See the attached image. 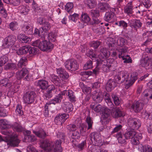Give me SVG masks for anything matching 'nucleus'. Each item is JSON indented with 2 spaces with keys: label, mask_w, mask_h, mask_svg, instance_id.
<instances>
[{
  "label": "nucleus",
  "mask_w": 152,
  "mask_h": 152,
  "mask_svg": "<svg viewBox=\"0 0 152 152\" xmlns=\"http://www.w3.org/2000/svg\"><path fill=\"white\" fill-rule=\"evenodd\" d=\"M137 78V76L133 73L131 75V78H129V73L125 71L120 72L114 77L115 81L118 83L121 84L126 82L125 88L126 89L131 86Z\"/></svg>",
  "instance_id": "1"
},
{
  "label": "nucleus",
  "mask_w": 152,
  "mask_h": 152,
  "mask_svg": "<svg viewBox=\"0 0 152 152\" xmlns=\"http://www.w3.org/2000/svg\"><path fill=\"white\" fill-rule=\"evenodd\" d=\"M2 134L7 135L8 137H6L4 141L7 145L13 147L17 146L20 143V141L16 135H13L11 130L8 129L1 131Z\"/></svg>",
  "instance_id": "2"
},
{
  "label": "nucleus",
  "mask_w": 152,
  "mask_h": 152,
  "mask_svg": "<svg viewBox=\"0 0 152 152\" xmlns=\"http://www.w3.org/2000/svg\"><path fill=\"white\" fill-rule=\"evenodd\" d=\"M97 66L93 70V72L96 75L99 74L100 72V68L99 66L101 64L102 65V69L104 72H107L110 70V67L111 66L110 63L106 59L102 60V59H96Z\"/></svg>",
  "instance_id": "3"
},
{
  "label": "nucleus",
  "mask_w": 152,
  "mask_h": 152,
  "mask_svg": "<svg viewBox=\"0 0 152 152\" xmlns=\"http://www.w3.org/2000/svg\"><path fill=\"white\" fill-rule=\"evenodd\" d=\"M28 70L26 68L23 67L22 69L16 73V76L17 79L20 80L23 78L26 81H28L30 79Z\"/></svg>",
  "instance_id": "4"
},
{
  "label": "nucleus",
  "mask_w": 152,
  "mask_h": 152,
  "mask_svg": "<svg viewBox=\"0 0 152 152\" xmlns=\"http://www.w3.org/2000/svg\"><path fill=\"white\" fill-rule=\"evenodd\" d=\"M128 125L132 129H138L141 126V122L136 118H129L127 121Z\"/></svg>",
  "instance_id": "5"
},
{
  "label": "nucleus",
  "mask_w": 152,
  "mask_h": 152,
  "mask_svg": "<svg viewBox=\"0 0 152 152\" xmlns=\"http://www.w3.org/2000/svg\"><path fill=\"white\" fill-rule=\"evenodd\" d=\"M36 94L34 92L28 91L24 95L23 101L26 103H31L34 102V98L36 97Z\"/></svg>",
  "instance_id": "6"
},
{
  "label": "nucleus",
  "mask_w": 152,
  "mask_h": 152,
  "mask_svg": "<svg viewBox=\"0 0 152 152\" xmlns=\"http://www.w3.org/2000/svg\"><path fill=\"white\" fill-rule=\"evenodd\" d=\"M16 41V37L13 35H10L4 39L3 46L6 48H9L13 45Z\"/></svg>",
  "instance_id": "7"
},
{
  "label": "nucleus",
  "mask_w": 152,
  "mask_h": 152,
  "mask_svg": "<svg viewBox=\"0 0 152 152\" xmlns=\"http://www.w3.org/2000/svg\"><path fill=\"white\" fill-rule=\"evenodd\" d=\"M40 146L46 152H49L54 148V143L48 140H45L41 143Z\"/></svg>",
  "instance_id": "8"
},
{
  "label": "nucleus",
  "mask_w": 152,
  "mask_h": 152,
  "mask_svg": "<svg viewBox=\"0 0 152 152\" xmlns=\"http://www.w3.org/2000/svg\"><path fill=\"white\" fill-rule=\"evenodd\" d=\"M53 48V44L46 40L42 41L40 43L39 49L43 51H50Z\"/></svg>",
  "instance_id": "9"
},
{
  "label": "nucleus",
  "mask_w": 152,
  "mask_h": 152,
  "mask_svg": "<svg viewBox=\"0 0 152 152\" xmlns=\"http://www.w3.org/2000/svg\"><path fill=\"white\" fill-rule=\"evenodd\" d=\"M89 15L91 16L94 24H98L100 22L99 19L100 13L97 9L92 10L90 11Z\"/></svg>",
  "instance_id": "10"
},
{
  "label": "nucleus",
  "mask_w": 152,
  "mask_h": 152,
  "mask_svg": "<svg viewBox=\"0 0 152 152\" xmlns=\"http://www.w3.org/2000/svg\"><path fill=\"white\" fill-rule=\"evenodd\" d=\"M144 105V103L142 101H138L134 102L132 104L131 108L135 113H138L143 109Z\"/></svg>",
  "instance_id": "11"
},
{
  "label": "nucleus",
  "mask_w": 152,
  "mask_h": 152,
  "mask_svg": "<svg viewBox=\"0 0 152 152\" xmlns=\"http://www.w3.org/2000/svg\"><path fill=\"white\" fill-rule=\"evenodd\" d=\"M129 23L131 28L136 31H137L138 29L140 28L142 25V23L139 20H131L129 21Z\"/></svg>",
  "instance_id": "12"
},
{
  "label": "nucleus",
  "mask_w": 152,
  "mask_h": 152,
  "mask_svg": "<svg viewBox=\"0 0 152 152\" xmlns=\"http://www.w3.org/2000/svg\"><path fill=\"white\" fill-rule=\"evenodd\" d=\"M127 51V49L126 48H122L120 50V52L121 53L118 54V57L119 58H121L123 60H124V63H131L132 61V59L130 57H129L127 59L124 56V55H122L124 53H126Z\"/></svg>",
  "instance_id": "13"
},
{
  "label": "nucleus",
  "mask_w": 152,
  "mask_h": 152,
  "mask_svg": "<svg viewBox=\"0 0 152 152\" xmlns=\"http://www.w3.org/2000/svg\"><path fill=\"white\" fill-rule=\"evenodd\" d=\"M50 79L53 83L58 86H61L64 83L63 80L61 79L58 76L55 75H52Z\"/></svg>",
  "instance_id": "14"
},
{
  "label": "nucleus",
  "mask_w": 152,
  "mask_h": 152,
  "mask_svg": "<svg viewBox=\"0 0 152 152\" xmlns=\"http://www.w3.org/2000/svg\"><path fill=\"white\" fill-rule=\"evenodd\" d=\"M63 93L62 94H64V95H66L68 96V98L71 102H75L76 101V97L72 91L71 90H64L63 91Z\"/></svg>",
  "instance_id": "15"
},
{
  "label": "nucleus",
  "mask_w": 152,
  "mask_h": 152,
  "mask_svg": "<svg viewBox=\"0 0 152 152\" xmlns=\"http://www.w3.org/2000/svg\"><path fill=\"white\" fill-rule=\"evenodd\" d=\"M110 56L109 52L107 50L104 48H101L100 49L99 54L98 55V57L99 59L102 58H107Z\"/></svg>",
  "instance_id": "16"
},
{
  "label": "nucleus",
  "mask_w": 152,
  "mask_h": 152,
  "mask_svg": "<svg viewBox=\"0 0 152 152\" xmlns=\"http://www.w3.org/2000/svg\"><path fill=\"white\" fill-rule=\"evenodd\" d=\"M90 140L92 142H95L98 143L101 142V137L99 134L96 132H93L90 135Z\"/></svg>",
  "instance_id": "17"
},
{
  "label": "nucleus",
  "mask_w": 152,
  "mask_h": 152,
  "mask_svg": "<svg viewBox=\"0 0 152 152\" xmlns=\"http://www.w3.org/2000/svg\"><path fill=\"white\" fill-rule=\"evenodd\" d=\"M62 94H63V91H62L60 94L56 96L53 99H51L50 101L49 104H56L60 103L63 99V96L64 95Z\"/></svg>",
  "instance_id": "18"
},
{
  "label": "nucleus",
  "mask_w": 152,
  "mask_h": 152,
  "mask_svg": "<svg viewBox=\"0 0 152 152\" xmlns=\"http://www.w3.org/2000/svg\"><path fill=\"white\" fill-rule=\"evenodd\" d=\"M37 85L42 90L47 89L48 86V83L47 81L45 80H40L37 81Z\"/></svg>",
  "instance_id": "19"
},
{
  "label": "nucleus",
  "mask_w": 152,
  "mask_h": 152,
  "mask_svg": "<svg viewBox=\"0 0 152 152\" xmlns=\"http://www.w3.org/2000/svg\"><path fill=\"white\" fill-rule=\"evenodd\" d=\"M92 98L96 102H101L103 99V95L102 93L100 92L97 93L95 91L93 94Z\"/></svg>",
  "instance_id": "20"
},
{
  "label": "nucleus",
  "mask_w": 152,
  "mask_h": 152,
  "mask_svg": "<svg viewBox=\"0 0 152 152\" xmlns=\"http://www.w3.org/2000/svg\"><path fill=\"white\" fill-rule=\"evenodd\" d=\"M117 86L116 82L113 80H110L107 83L106 89L108 91H111Z\"/></svg>",
  "instance_id": "21"
},
{
  "label": "nucleus",
  "mask_w": 152,
  "mask_h": 152,
  "mask_svg": "<svg viewBox=\"0 0 152 152\" xmlns=\"http://www.w3.org/2000/svg\"><path fill=\"white\" fill-rule=\"evenodd\" d=\"M113 108L114 110L112 114L113 117L115 118H118L123 115V114L119 107H118L114 106Z\"/></svg>",
  "instance_id": "22"
},
{
  "label": "nucleus",
  "mask_w": 152,
  "mask_h": 152,
  "mask_svg": "<svg viewBox=\"0 0 152 152\" xmlns=\"http://www.w3.org/2000/svg\"><path fill=\"white\" fill-rule=\"evenodd\" d=\"M22 28L25 33L28 35H31L33 33V26L30 24L23 25Z\"/></svg>",
  "instance_id": "23"
},
{
  "label": "nucleus",
  "mask_w": 152,
  "mask_h": 152,
  "mask_svg": "<svg viewBox=\"0 0 152 152\" xmlns=\"http://www.w3.org/2000/svg\"><path fill=\"white\" fill-rule=\"evenodd\" d=\"M62 109L65 112L69 113L73 110V105L69 102H65Z\"/></svg>",
  "instance_id": "24"
},
{
  "label": "nucleus",
  "mask_w": 152,
  "mask_h": 152,
  "mask_svg": "<svg viewBox=\"0 0 152 152\" xmlns=\"http://www.w3.org/2000/svg\"><path fill=\"white\" fill-rule=\"evenodd\" d=\"M80 137V135L78 131L76 130L73 132L72 134V137L74 140H72L71 141L75 146H76L77 145V142L76 140L79 139Z\"/></svg>",
  "instance_id": "25"
},
{
  "label": "nucleus",
  "mask_w": 152,
  "mask_h": 152,
  "mask_svg": "<svg viewBox=\"0 0 152 152\" xmlns=\"http://www.w3.org/2000/svg\"><path fill=\"white\" fill-rule=\"evenodd\" d=\"M18 39L19 42L22 43H27L30 41V39L24 34H20L17 37Z\"/></svg>",
  "instance_id": "26"
},
{
  "label": "nucleus",
  "mask_w": 152,
  "mask_h": 152,
  "mask_svg": "<svg viewBox=\"0 0 152 152\" xmlns=\"http://www.w3.org/2000/svg\"><path fill=\"white\" fill-rule=\"evenodd\" d=\"M138 149L141 152H152V147L148 145H143L141 144L139 146Z\"/></svg>",
  "instance_id": "27"
},
{
  "label": "nucleus",
  "mask_w": 152,
  "mask_h": 152,
  "mask_svg": "<svg viewBox=\"0 0 152 152\" xmlns=\"http://www.w3.org/2000/svg\"><path fill=\"white\" fill-rule=\"evenodd\" d=\"M126 136L125 134H122L121 132L117 133L116 135L118 142L121 144H125L126 143Z\"/></svg>",
  "instance_id": "28"
},
{
  "label": "nucleus",
  "mask_w": 152,
  "mask_h": 152,
  "mask_svg": "<svg viewBox=\"0 0 152 152\" xmlns=\"http://www.w3.org/2000/svg\"><path fill=\"white\" fill-rule=\"evenodd\" d=\"M61 140H57L54 142V148L55 152H61L62 148L61 147Z\"/></svg>",
  "instance_id": "29"
},
{
  "label": "nucleus",
  "mask_w": 152,
  "mask_h": 152,
  "mask_svg": "<svg viewBox=\"0 0 152 152\" xmlns=\"http://www.w3.org/2000/svg\"><path fill=\"white\" fill-rule=\"evenodd\" d=\"M91 109L94 110L97 113L102 112L103 110V108L102 106L99 104H92L90 105Z\"/></svg>",
  "instance_id": "30"
},
{
  "label": "nucleus",
  "mask_w": 152,
  "mask_h": 152,
  "mask_svg": "<svg viewBox=\"0 0 152 152\" xmlns=\"http://www.w3.org/2000/svg\"><path fill=\"white\" fill-rule=\"evenodd\" d=\"M29 46H24L20 48L16 53L18 55L26 54L28 52Z\"/></svg>",
  "instance_id": "31"
},
{
  "label": "nucleus",
  "mask_w": 152,
  "mask_h": 152,
  "mask_svg": "<svg viewBox=\"0 0 152 152\" xmlns=\"http://www.w3.org/2000/svg\"><path fill=\"white\" fill-rule=\"evenodd\" d=\"M80 86L81 88L83 91L86 94H89L91 91V88L84 85L82 82L80 83Z\"/></svg>",
  "instance_id": "32"
},
{
  "label": "nucleus",
  "mask_w": 152,
  "mask_h": 152,
  "mask_svg": "<svg viewBox=\"0 0 152 152\" xmlns=\"http://www.w3.org/2000/svg\"><path fill=\"white\" fill-rule=\"evenodd\" d=\"M141 135L140 134V135L139 134H137L134 137L131 139V143L134 145H137L140 143L139 140L142 138L141 137Z\"/></svg>",
  "instance_id": "33"
},
{
  "label": "nucleus",
  "mask_w": 152,
  "mask_h": 152,
  "mask_svg": "<svg viewBox=\"0 0 152 152\" xmlns=\"http://www.w3.org/2000/svg\"><path fill=\"white\" fill-rule=\"evenodd\" d=\"M126 139H132L136 136L137 134L136 132L133 129L127 132L125 134Z\"/></svg>",
  "instance_id": "34"
},
{
  "label": "nucleus",
  "mask_w": 152,
  "mask_h": 152,
  "mask_svg": "<svg viewBox=\"0 0 152 152\" xmlns=\"http://www.w3.org/2000/svg\"><path fill=\"white\" fill-rule=\"evenodd\" d=\"M102 118L105 120L108 118L110 115V110L107 108H103V111H102Z\"/></svg>",
  "instance_id": "35"
},
{
  "label": "nucleus",
  "mask_w": 152,
  "mask_h": 152,
  "mask_svg": "<svg viewBox=\"0 0 152 152\" xmlns=\"http://www.w3.org/2000/svg\"><path fill=\"white\" fill-rule=\"evenodd\" d=\"M18 10L20 11V12L21 13L23 14L24 15L27 14L29 10V8L28 7L23 5L19 6Z\"/></svg>",
  "instance_id": "36"
},
{
  "label": "nucleus",
  "mask_w": 152,
  "mask_h": 152,
  "mask_svg": "<svg viewBox=\"0 0 152 152\" xmlns=\"http://www.w3.org/2000/svg\"><path fill=\"white\" fill-rule=\"evenodd\" d=\"M33 132L37 136L41 138H44L47 135L46 133L42 129L37 131L33 130Z\"/></svg>",
  "instance_id": "37"
},
{
  "label": "nucleus",
  "mask_w": 152,
  "mask_h": 152,
  "mask_svg": "<svg viewBox=\"0 0 152 152\" xmlns=\"http://www.w3.org/2000/svg\"><path fill=\"white\" fill-rule=\"evenodd\" d=\"M132 2L129 3L126 7L124 9V12L128 15H130L132 13Z\"/></svg>",
  "instance_id": "38"
},
{
  "label": "nucleus",
  "mask_w": 152,
  "mask_h": 152,
  "mask_svg": "<svg viewBox=\"0 0 152 152\" xmlns=\"http://www.w3.org/2000/svg\"><path fill=\"white\" fill-rule=\"evenodd\" d=\"M11 127L14 131L20 132L23 130V129L21 125L17 123H14Z\"/></svg>",
  "instance_id": "39"
},
{
  "label": "nucleus",
  "mask_w": 152,
  "mask_h": 152,
  "mask_svg": "<svg viewBox=\"0 0 152 152\" xmlns=\"http://www.w3.org/2000/svg\"><path fill=\"white\" fill-rule=\"evenodd\" d=\"M86 3L89 8L92 9L96 5V0H86Z\"/></svg>",
  "instance_id": "40"
},
{
  "label": "nucleus",
  "mask_w": 152,
  "mask_h": 152,
  "mask_svg": "<svg viewBox=\"0 0 152 152\" xmlns=\"http://www.w3.org/2000/svg\"><path fill=\"white\" fill-rule=\"evenodd\" d=\"M114 15V13L111 12H106L104 18V20L107 21L113 20Z\"/></svg>",
  "instance_id": "41"
},
{
  "label": "nucleus",
  "mask_w": 152,
  "mask_h": 152,
  "mask_svg": "<svg viewBox=\"0 0 152 152\" xmlns=\"http://www.w3.org/2000/svg\"><path fill=\"white\" fill-rule=\"evenodd\" d=\"M8 58L6 56H4L0 58V73L2 72V66L7 62Z\"/></svg>",
  "instance_id": "42"
},
{
  "label": "nucleus",
  "mask_w": 152,
  "mask_h": 152,
  "mask_svg": "<svg viewBox=\"0 0 152 152\" xmlns=\"http://www.w3.org/2000/svg\"><path fill=\"white\" fill-rule=\"evenodd\" d=\"M81 20L84 23H87L90 21L91 18L87 13H83L81 15Z\"/></svg>",
  "instance_id": "43"
},
{
  "label": "nucleus",
  "mask_w": 152,
  "mask_h": 152,
  "mask_svg": "<svg viewBox=\"0 0 152 152\" xmlns=\"http://www.w3.org/2000/svg\"><path fill=\"white\" fill-rule=\"evenodd\" d=\"M9 122L6 120H0V128L1 129H5L8 127Z\"/></svg>",
  "instance_id": "44"
},
{
  "label": "nucleus",
  "mask_w": 152,
  "mask_h": 152,
  "mask_svg": "<svg viewBox=\"0 0 152 152\" xmlns=\"http://www.w3.org/2000/svg\"><path fill=\"white\" fill-rule=\"evenodd\" d=\"M71 71H75L77 69L79 65L76 61L74 59H71Z\"/></svg>",
  "instance_id": "45"
},
{
  "label": "nucleus",
  "mask_w": 152,
  "mask_h": 152,
  "mask_svg": "<svg viewBox=\"0 0 152 152\" xmlns=\"http://www.w3.org/2000/svg\"><path fill=\"white\" fill-rule=\"evenodd\" d=\"M27 59L26 57L21 58L18 64V66L19 68H21L26 65V62Z\"/></svg>",
  "instance_id": "46"
},
{
  "label": "nucleus",
  "mask_w": 152,
  "mask_h": 152,
  "mask_svg": "<svg viewBox=\"0 0 152 152\" xmlns=\"http://www.w3.org/2000/svg\"><path fill=\"white\" fill-rule=\"evenodd\" d=\"M99 5V9L102 11H105L110 7L109 4L107 3H100Z\"/></svg>",
  "instance_id": "47"
},
{
  "label": "nucleus",
  "mask_w": 152,
  "mask_h": 152,
  "mask_svg": "<svg viewBox=\"0 0 152 152\" xmlns=\"http://www.w3.org/2000/svg\"><path fill=\"white\" fill-rule=\"evenodd\" d=\"M86 121L88 125L87 130L92 129V125L93 122V120L89 116L87 117Z\"/></svg>",
  "instance_id": "48"
},
{
  "label": "nucleus",
  "mask_w": 152,
  "mask_h": 152,
  "mask_svg": "<svg viewBox=\"0 0 152 152\" xmlns=\"http://www.w3.org/2000/svg\"><path fill=\"white\" fill-rule=\"evenodd\" d=\"M56 36L53 32H50L48 35L45 36L44 39H48L51 40L52 42H54L56 39Z\"/></svg>",
  "instance_id": "49"
},
{
  "label": "nucleus",
  "mask_w": 152,
  "mask_h": 152,
  "mask_svg": "<svg viewBox=\"0 0 152 152\" xmlns=\"http://www.w3.org/2000/svg\"><path fill=\"white\" fill-rule=\"evenodd\" d=\"M141 65L143 67L146 69H149L151 68L150 67V65L147 59H143L141 61Z\"/></svg>",
  "instance_id": "50"
},
{
  "label": "nucleus",
  "mask_w": 152,
  "mask_h": 152,
  "mask_svg": "<svg viewBox=\"0 0 152 152\" xmlns=\"http://www.w3.org/2000/svg\"><path fill=\"white\" fill-rule=\"evenodd\" d=\"M16 64L13 63H8L7 64L5 65L4 67V68L6 70L8 69L13 70L16 69Z\"/></svg>",
  "instance_id": "51"
},
{
  "label": "nucleus",
  "mask_w": 152,
  "mask_h": 152,
  "mask_svg": "<svg viewBox=\"0 0 152 152\" xmlns=\"http://www.w3.org/2000/svg\"><path fill=\"white\" fill-rule=\"evenodd\" d=\"M126 42V40L122 37H120L117 40L116 45L122 47L125 45Z\"/></svg>",
  "instance_id": "52"
},
{
  "label": "nucleus",
  "mask_w": 152,
  "mask_h": 152,
  "mask_svg": "<svg viewBox=\"0 0 152 152\" xmlns=\"http://www.w3.org/2000/svg\"><path fill=\"white\" fill-rule=\"evenodd\" d=\"M9 80L7 78L4 79L0 81V83L3 86H5L8 87L11 86V84L9 83Z\"/></svg>",
  "instance_id": "53"
},
{
  "label": "nucleus",
  "mask_w": 152,
  "mask_h": 152,
  "mask_svg": "<svg viewBox=\"0 0 152 152\" xmlns=\"http://www.w3.org/2000/svg\"><path fill=\"white\" fill-rule=\"evenodd\" d=\"M9 26L10 28L13 31L18 28V23L16 22L13 21L10 23Z\"/></svg>",
  "instance_id": "54"
},
{
  "label": "nucleus",
  "mask_w": 152,
  "mask_h": 152,
  "mask_svg": "<svg viewBox=\"0 0 152 152\" xmlns=\"http://www.w3.org/2000/svg\"><path fill=\"white\" fill-rule=\"evenodd\" d=\"M111 96L115 104L116 105H118L120 104V101L118 97L114 94H112Z\"/></svg>",
  "instance_id": "55"
},
{
  "label": "nucleus",
  "mask_w": 152,
  "mask_h": 152,
  "mask_svg": "<svg viewBox=\"0 0 152 152\" xmlns=\"http://www.w3.org/2000/svg\"><path fill=\"white\" fill-rule=\"evenodd\" d=\"M0 13L1 16L4 18H6L8 16L7 11L4 8L3 6L0 7Z\"/></svg>",
  "instance_id": "56"
},
{
  "label": "nucleus",
  "mask_w": 152,
  "mask_h": 152,
  "mask_svg": "<svg viewBox=\"0 0 152 152\" xmlns=\"http://www.w3.org/2000/svg\"><path fill=\"white\" fill-rule=\"evenodd\" d=\"M29 48L28 52L29 54L34 55L36 54L39 51V49L35 47H31L29 46Z\"/></svg>",
  "instance_id": "57"
},
{
  "label": "nucleus",
  "mask_w": 152,
  "mask_h": 152,
  "mask_svg": "<svg viewBox=\"0 0 152 152\" xmlns=\"http://www.w3.org/2000/svg\"><path fill=\"white\" fill-rule=\"evenodd\" d=\"M86 126L84 124H82L80 125V134L82 136H84L86 134Z\"/></svg>",
  "instance_id": "58"
},
{
  "label": "nucleus",
  "mask_w": 152,
  "mask_h": 152,
  "mask_svg": "<svg viewBox=\"0 0 152 152\" xmlns=\"http://www.w3.org/2000/svg\"><path fill=\"white\" fill-rule=\"evenodd\" d=\"M93 67L92 61L91 60L88 61L84 66V69H88L92 68Z\"/></svg>",
  "instance_id": "59"
},
{
  "label": "nucleus",
  "mask_w": 152,
  "mask_h": 152,
  "mask_svg": "<svg viewBox=\"0 0 152 152\" xmlns=\"http://www.w3.org/2000/svg\"><path fill=\"white\" fill-rule=\"evenodd\" d=\"M42 27L45 30V32L46 33L47 31L50 30L51 28V25L48 22H46L43 24Z\"/></svg>",
  "instance_id": "60"
},
{
  "label": "nucleus",
  "mask_w": 152,
  "mask_h": 152,
  "mask_svg": "<svg viewBox=\"0 0 152 152\" xmlns=\"http://www.w3.org/2000/svg\"><path fill=\"white\" fill-rule=\"evenodd\" d=\"M73 4L72 2H69L66 4L65 9L68 12H69L73 8Z\"/></svg>",
  "instance_id": "61"
},
{
  "label": "nucleus",
  "mask_w": 152,
  "mask_h": 152,
  "mask_svg": "<svg viewBox=\"0 0 152 152\" xmlns=\"http://www.w3.org/2000/svg\"><path fill=\"white\" fill-rule=\"evenodd\" d=\"M25 138L28 142H34L36 140L35 137L32 135H26Z\"/></svg>",
  "instance_id": "62"
},
{
  "label": "nucleus",
  "mask_w": 152,
  "mask_h": 152,
  "mask_svg": "<svg viewBox=\"0 0 152 152\" xmlns=\"http://www.w3.org/2000/svg\"><path fill=\"white\" fill-rule=\"evenodd\" d=\"M64 64L66 69L71 71V59L66 61Z\"/></svg>",
  "instance_id": "63"
},
{
  "label": "nucleus",
  "mask_w": 152,
  "mask_h": 152,
  "mask_svg": "<svg viewBox=\"0 0 152 152\" xmlns=\"http://www.w3.org/2000/svg\"><path fill=\"white\" fill-rule=\"evenodd\" d=\"M101 43V42L100 41H95L91 43L90 45L95 49H96L100 45Z\"/></svg>",
  "instance_id": "64"
}]
</instances>
